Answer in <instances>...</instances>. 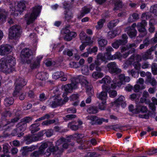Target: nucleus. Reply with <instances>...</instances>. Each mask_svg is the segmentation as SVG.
<instances>
[{"mask_svg": "<svg viewBox=\"0 0 157 157\" xmlns=\"http://www.w3.org/2000/svg\"><path fill=\"white\" fill-rule=\"evenodd\" d=\"M16 63L15 58L11 56H8L6 60L2 59L0 60V71L6 74L10 73L14 70Z\"/></svg>", "mask_w": 157, "mask_h": 157, "instance_id": "obj_1", "label": "nucleus"}, {"mask_svg": "<svg viewBox=\"0 0 157 157\" xmlns=\"http://www.w3.org/2000/svg\"><path fill=\"white\" fill-rule=\"evenodd\" d=\"M41 6H35L32 8V13H27L25 16V20L28 25L32 23L39 15L41 8Z\"/></svg>", "mask_w": 157, "mask_h": 157, "instance_id": "obj_2", "label": "nucleus"}, {"mask_svg": "<svg viewBox=\"0 0 157 157\" xmlns=\"http://www.w3.org/2000/svg\"><path fill=\"white\" fill-rule=\"evenodd\" d=\"M71 83L63 86L62 90L64 91L63 95H66L68 93H71L73 89L76 88L81 81L80 76L78 78H71Z\"/></svg>", "mask_w": 157, "mask_h": 157, "instance_id": "obj_3", "label": "nucleus"}, {"mask_svg": "<svg viewBox=\"0 0 157 157\" xmlns=\"http://www.w3.org/2000/svg\"><path fill=\"white\" fill-rule=\"evenodd\" d=\"M28 4V2L26 1H21L18 2L16 8L13 6H10V11L11 13L15 16H17L18 15V12L21 13L24 10L26 6Z\"/></svg>", "mask_w": 157, "mask_h": 157, "instance_id": "obj_4", "label": "nucleus"}, {"mask_svg": "<svg viewBox=\"0 0 157 157\" xmlns=\"http://www.w3.org/2000/svg\"><path fill=\"white\" fill-rule=\"evenodd\" d=\"M119 80H116L113 81V83L111 85V87L115 89L117 86H121L122 85L124 84L125 82H128L130 81V78L128 76H125L124 74H121L118 76Z\"/></svg>", "mask_w": 157, "mask_h": 157, "instance_id": "obj_5", "label": "nucleus"}, {"mask_svg": "<svg viewBox=\"0 0 157 157\" xmlns=\"http://www.w3.org/2000/svg\"><path fill=\"white\" fill-rule=\"evenodd\" d=\"M68 98L65 97L63 100L57 96V97H53L49 100L50 105L52 107L55 108L59 105L64 104L68 100Z\"/></svg>", "mask_w": 157, "mask_h": 157, "instance_id": "obj_6", "label": "nucleus"}, {"mask_svg": "<svg viewBox=\"0 0 157 157\" xmlns=\"http://www.w3.org/2000/svg\"><path fill=\"white\" fill-rule=\"evenodd\" d=\"M21 28L18 25H15L11 27L9 30V36L10 39H13L19 36L21 34Z\"/></svg>", "mask_w": 157, "mask_h": 157, "instance_id": "obj_7", "label": "nucleus"}, {"mask_svg": "<svg viewBox=\"0 0 157 157\" xmlns=\"http://www.w3.org/2000/svg\"><path fill=\"white\" fill-rule=\"evenodd\" d=\"M48 75L45 72H41L38 73L36 75V79L35 80L36 85L43 86L44 85L43 81L48 78Z\"/></svg>", "mask_w": 157, "mask_h": 157, "instance_id": "obj_8", "label": "nucleus"}, {"mask_svg": "<svg viewBox=\"0 0 157 157\" xmlns=\"http://www.w3.org/2000/svg\"><path fill=\"white\" fill-rule=\"evenodd\" d=\"M81 81L80 83L86 88V93L89 96H92L94 94L93 89L89 83L85 78L82 76H80Z\"/></svg>", "mask_w": 157, "mask_h": 157, "instance_id": "obj_9", "label": "nucleus"}, {"mask_svg": "<svg viewBox=\"0 0 157 157\" xmlns=\"http://www.w3.org/2000/svg\"><path fill=\"white\" fill-rule=\"evenodd\" d=\"M128 37L126 34L122 35L121 39L117 40L112 43V46L115 49H117L119 46L124 45L128 42Z\"/></svg>", "mask_w": 157, "mask_h": 157, "instance_id": "obj_10", "label": "nucleus"}, {"mask_svg": "<svg viewBox=\"0 0 157 157\" xmlns=\"http://www.w3.org/2000/svg\"><path fill=\"white\" fill-rule=\"evenodd\" d=\"M108 70L112 74H118L121 72V70L119 68L115 62H112L107 65Z\"/></svg>", "mask_w": 157, "mask_h": 157, "instance_id": "obj_11", "label": "nucleus"}, {"mask_svg": "<svg viewBox=\"0 0 157 157\" xmlns=\"http://www.w3.org/2000/svg\"><path fill=\"white\" fill-rule=\"evenodd\" d=\"M48 148L51 152L54 154L53 157H60L63 152V149L59 148L57 146H55L52 145H50Z\"/></svg>", "mask_w": 157, "mask_h": 157, "instance_id": "obj_12", "label": "nucleus"}, {"mask_svg": "<svg viewBox=\"0 0 157 157\" xmlns=\"http://www.w3.org/2000/svg\"><path fill=\"white\" fill-rule=\"evenodd\" d=\"M12 115V113L9 111H6L2 113L1 120L2 124L4 127L6 126L10 123V121L6 119V118L8 116L10 117Z\"/></svg>", "mask_w": 157, "mask_h": 157, "instance_id": "obj_13", "label": "nucleus"}, {"mask_svg": "<svg viewBox=\"0 0 157 157\" xmlns=\"http://www.w3.org/2000/svg\"><path fill=\"white\" fill-rule=\"evenodd\" d=\"M32 54V51L29 48H25L22 50L21 52V56L22 58H24L25 60H24V61H25L28 63H30L31 61L30 60H27V59L29 58Z\"/></svg>", "mask_w": 157, "mask_h": 157, "instance_id": "obj_14", "label": "nucleus"}, {"mask_svg": "<svg viewBox=\"0 0 157 157\" xmlns=\"http://www.w3.org/2000/svg\"><path fill=\"white\" fill-rule=\"evenodd\" d=\"M136 26V23H133L131 27H129L127 28V33L131 38L136 36L137 31L135 29Z\"/></svg>", "mask_w": 157, "mask_h": 157, "instance_id": "obj_15", "label": "nucleus"}, {"mask_svg": "<svg viewBox=\"0 0 157 157\" xmlns=\"http://www.w3.org/2000/svg\"><path fill=\"white\" fill-rule=\"evenodd\" d=\"M11 47L9 45L0 46V55L4 56L9 54L11 52Z\"/></svg>", "mask_w": 157, "mask_h": 157, "instance_id": "obj_16", "label": "nucleus"}, {"mask_svg": "<svg viewBox=\"0 0 157 157\" xmlns=\"http://www.w3.org/2000/svg\"><path fill=\"white\" fill-rule=\"evenodd\" d=\"M27 83V80L24 78L19 77L16 79L15 84V86L22 89L23 86H25Z\"/></svg>", "mask_w": 157, "mask_h": 157, "instance_id": "obj_17", "label": "nucleus"}, {"mask_svg": "<svg viewBox=\"0 0 157 157\" xmlns=\"http://www.w3.org/2000/svg\"><path fill=\"white\" fill-rule=\"evenodd\" d=\"M52 78L55 79H57L59 78H62L60 80L62 81H66L67 79L66 75H64V73L62 71H57L55 72L52 75Z\"/></svg>", "mask_w": 157, "mask_h": 157, "instance_id": "obj_18", "label": "nucleus"}, {"mask_svg": "<svg viewBox=\"0 0 157 157\" xmlns=\"http://www.w3.org/2000/svg\"><path fill=\"white\" fill-rule=\"evenodd\" d=\"M8 12L4 9L0 10V23L2 24L6 21Z\"/></svg>", "mask_w": 157, "mask_h": 157, "instance_id": "obj_19", "label": "nucleus"}, {"mask_svg": "<svg viewBox=\"0 0 157 157\" xmlns=\"http://www.w3.org/2000/svg\"><path fill=\"white\" fill-rule=\"evenodd\" d=\"M125 98L124 97L122 96H120L116 101H114V103L116 105V106H118L121 105L123 107H124L126 104L124 101Z\"/></svg>", "mask_w": 157, "mask_h": 157, "instance_id": "obj_20", "label": "nucleus"}, {"mask_svg": "<svg viewBox=\"0 0 157 157\" xmlns=\"http://www.w3.org/2000/svg\"><path fill=\"white\" fill-rule=\"evenodd\" d=\"M155 50V47H152L149 49L143 54L142 56L143 59L146 60L150 58V56L151 54L152 51Z\"/></svg>", "mask_w": 157, "mask_h": 157, "instance_id": "obj_21", "label": "nucleus"}, {"mask_svg": "<svg viewBox=\"0 0 157 157\" xmlns=\"http://www.w3.org/2000/svg\"><path fill=\"white\" fill-rule=\"evenodd\" d=\"M137 111L134 112L137 113H139L140 112L142 113H146L147 111V109L146 106L140 104H138L136 105Z\"/></svg>", "mask_w": 157, "mask_h": 157, "instance_id": "obj_22", "label": "nucleus"}, {"mask_svg": "<svg viewBox=\"0 0 157 157\" xmlns=\"http://www.w3.org/2000/svg\"><path fill=\"white\" fill-rule=\"evenodd\" d=\"M25 140L26 141V143L28 144L31 143L38 140L37 137L34 136L28 135L25 137Z\"/></svg>", "mask_w": 157, "mask_h": 157, "instance_id": "obj_23", "label": "nucleus"}, {"mask_svg": "<svg viewBox=\"0 0 157 157\" xmlns=\"http://www.w3.org/2000/svg\"><path fill=\"white\" fill-rule=\"evenodd\" d=\"M27 126L26 124L21 121L18 123L16 126V128H18V130L22 132L26 129Z\"/></svg>", "mask_w": 157, "mask_h": 157, "instance_id": "obj_24", "label": "nucleus"}, {"mask_svg": "<svg viewBox=\"0 0 157 157\" xmlns=\"http://www.w3.org/2000/svg\"><path fill=\"white\" fill-rule=\"evenodd\" d=\"M39 124L38 123H36L31 125L29 127V129L31 131V132L33 133L38 131L40 129L39 127Z\"/></svg>", "mask_w": 157, "mask_h": 157, "instance_id": "obj_25", "label": "nucleus"}, {"mask_svg": "<svg viewBox=\"0 0 157 157\" xmlns=\"http://www.w3.org/2000/svg\"><path fill=\"white\" fill-rule=\"evenodd\" d=\"M51 143L49 142L43 143L39 148V149L44 154V151L46 148L51 145Z\"/></svg>", "mask_w": 157, "mask_h": 157, "instance_id": "obj_26", "label": "nucleus"}, {"mask_svg": "<svg viewBox=\"0 0 157 157\" xmlns=\"http://www.w3.org/2000/svg\"><path fill=\"white\" fill-rule=\"evenodd\" d=\"M14 99L12 97L6 98L4 99V103L6 106H9L13 104Z\"/></svg>", "mask_w": 157, "mask_h": 157, "instance_id": "obj_27", "label": "nucleus"}, {"mask_svg": "<svg viewBox=\"0 0 157 157\" xmlns=\"http://www.w3.org/2000/svg\"><path fill=\"white\" fill-rule=\"evenodd\" d=\"M90 11V9L86 7L83 8L80 14L78 16L79 18H81L85 14L89 13Z\"/></svg>", "mask_w": 157, "mask_h": 157, "instance_id": "obj_28", "label": "nucleus"}, {"mask_svg": "<svg viewBox=\"0 0 157 157\" xmlns=\"http://www.w3.org/2000/svg\"><path fill=\"white\" fill-rule=\"evenodd\" d=\"M76 36V34L75 32H71L70 34H66L64 36V39L67 41H71L73 38L75 37Z\"/></svg>", "mask_w": 157, "mask_h": 157, "instance_id": "obj_29", "label": "nucleus"}, {"mask_svg": "<svg viewBox=\"0 0 157 157\" xmlns=\"http://www.w3.org/2000/svg\"><path fill=\"white\" fill-rule=\"evenodd\" d=\"M126 47L129 52H130L132 53L135 52L136 50L135 48L136 47L135 43L128 44L126 45Z\"/></svg>", "mask_w": 157, "mask_h": 157, "instance_id": "obj_30", "label": "nucleus"}, {"mask_svg": "<svg viewBox=\"0 0 157 157\" xmlns=\"http://www.w3.org/2000/svg\"><path fill=\"white\" fill-rule=\"evenodd\" d=\"M111 79L110 77L109 76H106L103 78L101 80L99 81V82L101 83H104L105 85H107L111 82Z\"/></svg>", "mask_w": 157, "mask_h": 157, "instance_id": "obj_31", "label": "nucleus"}, {"mask_svg": "<svg viewBox=\"0 0 157 157\" xmlns=\"http://www.w3.org/2000/svg\"><path fill=\"white\" fill-rule=\"evenodd\" d=\"M105 121L106 122H108V120H105L103 118H98L97 117V120H96V121L94 122H92L91 123V124L92 125H101V124L103 122Z\"/></svg>", "mask_w": 157, "mask_h": 157, "instance_id": "obj_32", "label": "nucleus"}, {"mask_svg": "<svg viewBox=\"0 0 157 157\" xmlns=\"http://www.w3.org/2000/svg\"><path fill=\"white\" fill-rule=\"evenodd\" d=\"M119 22V20L118 19L113 20L109 22L107 25L108 28L110 29L116 26Z\"/></svg>", "mask_w": 157, "mask_h": 157, "instance_id": "obj_33", "label": "nucleus"}, {"mask_svg": "<svg viewBox=\"0 0 157 157\" xmlns=\"http://www.w3.org/2000/svg\"><path fill=\"white\" fill-rule=\"evenodd\" d=\"M98 97L101 100L105 101L107 98V93L106 92L103 91L99 94Z\"/></svg>", "mask_w": 157, "mask_h": 157, "instance_id": "obj_34", "label": "nucleus"}, {"mask_svg": "<svg viewBox=\"0 0 157 157\" xmlns=\"http://www.w3.org/2000/svg\"><path fill=\"white\" fill-rule=\"evenodd\" d=\"M43 154L39 149L38 151H34L31 153L30 155V157H40Z\"/></svg>", "mask_w": 157, "mask_h": 157, "instance_id": "obj_35", "label": "nucleus"}, {"mask_svg": "<svg viewBox=\"0 0 157 157\" xmlns=\"http://www.w3.org/2000/svg\"><path fill=\"white\" fill-rule=\"evenodd\" d=\"M114 3L115 6V7L114 8V10H117L119 8L122 7V2L120 0H115Z\"/></svg>", "mask_w": 157, "mask_h": 157, "instance_id": "obj_36", "label": "nucleus"}, {"mask_svg": "<svg viewBox=\"0 0 157 157\" xmlns=\"http://www.w3.org/2000/svg\"><path fill=\"white\" fill-rule=\"evenodd\" d=\"M17 129L18 128H16L13 130L11 134L13 136H18V137H20L23 136L24 133L23 132H21Z\"/></svg>", "mask_w": 157, "mask_h": 157, "instance_id": "obj_37", "label": "nucleus"}, {"mask_svg": "<svg viewBox=\"0 0 157 157\" xmlns=\"http://www.w3.org/2000/svg\"><path fill=\"white\" fill-rule=\"evenodd\" d=\"M118 34V33L116 30L109 31L107 34V37L109 39H112L115 37Z\"/></svg>", "mask_w": 157, "mask_h": 157, "instance_id": "obj_38", "label": "nucleus"}, {"mask_svg": "<svg viewBox=\"0 0 157 157\" xmlns=\"http://www.w3.org/2000/svg\"><path fill=\"white\" fill-rule=\"evenodd\" d=\"M81 71L82 74L85 75H88L89 73L88 67L86 65L82 66Z\"/></svg>", "mask_w": 157, "mask_h": 157, "instance_id": "obj_39", "label": "nucleus"}, {"mask_svg": "<svg viewBox=\"0 0 157 157\" xmlns=\"http://www.w3.org/2000/svg\"><path fill=\"white\" fill-rule=\"evenodd\" d=\"M87 111L89 114H94L97 113L98 109L95 107L91 106L88 109Z\"/></svg>", "mask_w": 157, "mask_h": 157, "instance_id": "obj_40", "label": "nucleus"}, {"mask_svg": "<svg viewBox=\"0 0 157 157\" xmlns=\"http://www.w3.org/2000/svg\"><path fill=\"white\" fill-rule=\"evenodd\" d=\"M128 73L129 74H130L132 77L135 78H137L139 75L138 71H136L134 69L128 71Z\"/></svg>", "mask_w": 157, "mask_h": 157, "instance_id": "obj_41", "label": "nucleus"}, {"mask_svg": "<svg viewBox=\"0 0 157 157\" xmlns=\"http://www.w3.org/2000/svg\"><path fill=\"white\" fill-rule=\"evenodd\" d=\"M42 58V57H41L40 59L38 58L37 60L35 61L33 64H31V68L32 69L37 68L39 65L40 61Z\"/></svg>", "mask_w": 157, "mask_h": 157, "instance_id": "obj_42", "label": "nucleus"}, {"mask_svg": "<svg viewBox=\"0 0 157 157\" xmlns=\"http://www.w3.org/2000/svg\"><path fill=\"white\" fill-rule=\"evenodd\" d=\"M138 14L137 13H134L132 15V16H130L128 19V21L129 22H132L135 20L138 19Z\"/></svg>", "mask_w": 157, "mask_h": 157, "instance_id": "obj_43", "label": "nucleus"}, {"mask_svg": "<svg viewBox=\"0 0 157 157\" xmlns=\"http://www.w3.org/2000/svg\"><path fill=\"white\" fill-rule=\"evenodd\" d=\"M103 74L101 72H94L93 73L92 76L95 78H101L103 77Z\"/></svg>", "mask_w": 157, "mask_h": 157, "instance_id": "obj_44", "label": "nucleus"}, {"mask_svg": "<svg viewBox=\"0 0 157 157\" xmlns=\"http://www.w3.org/2000/svg\"><path fill=\"white\" fill-rule=\"evenodd\" d=\"M152 72L154 75H157V64L155 63H153L151 66Z\"/></svg>", "mask_w": 157, "mask_h": 157, "instance_id": "obj_45", "label": "nucleus"}, {"mask_svg": "<svg viewBox=\"0 0 157 157\" xmlns=\"http://www.w3.org/2000/svg\"><path fill=\"white\" fill-rule=\"evenodd\" d=\"M56 121L55 120H47L43 122L42 124L43 125L48 126L51 124L54 123Z\"/></svg>", "mask_w": 157, "mask_h": 157, "instance_id": "obj_46", "label": "nucleus"}, {"mask_svg": "<svg viewBox=\"0 0 157 157\" xmlns=\"http://www.w3.org/2000/svg\"><path fill=\"white\" fill-rule=\"evenodd\" d=\"M105 22V20L101 19L98 22V25L96 26L97 29H100L103 26V24Z\"/></svg>", "mask_w": 157, "mask_h": 157, "instance_id": "obj_47", "label": "nucleus"}, {"mask_svg": "<svg viewBox=\"0 0 157 157\" xmlns=\"http://www.w3.org/2000/svg\"><path fill=\"white\" fill-rule=\"evenodd\" d=\"M98 43L100 46L103 47L107 44V41L105 39H101L98 40Z\"/></svg>", "mask_w": 157, "mask_h": 157, "instance_id": "obj_48", "label": "nucleus"}, {"mask_svg": "<svg viewBox=\"0 0 157 157\" xmlns=\"http://www.w3.org/2000/svg\"><path fill=\"white\" fill-rule=\"evenodd\" d=\"M132 65L136 70L138 71L140 70L141 68V64L138 62H135L133 63Z\"/></svg>", "mask_w": 157, "mask_h": 157, "instance_id": "obj_49", "label": "nucleus"}, {"mask_svg": "<svg viewBox=\"0 0 157 157\" xmlns=\"http://www.w3.org/2000/svg\"><path fill=\"white\" fill-rule=\"evenodd\" d=\"M147 81L153 87H156L157 86V82L154 78H152Z\"/></svg>", "mask_w": 157, "mask_h": 157, "instance_id": "obj_50", "label": "nucleus"}, {"mask_svg": "<svg viewBox=\"0 0 157 157\" xmlns=\"http://www.w3.org/2000/svg\"><path fill=\"white\" fill-rule=\"evenodd\" d=\"M100 155L99 154H97L95 152H89L84 157H97Z\"/></svg>", "mask_w": 157, "mask_h": 157, "instance_id": "obj_51", "label": "nucleus"}, {"mask_svg": "<svg viewBox=\"0 0 157 157\" xmlns=\"http://www.w3.org/2000/svg\"><path fill=\"white\" fill-rule=\"evenodd\" d=\"M63 54L64 55H67L69 56H71L73 55V50L66 49L63 52Z\"/></svg>", "mask_w": 157, "mask_h": 157, "instance_id": "obj_52", "label": "nucleus"}, {"mask_svg": "<svg viewBox=\"0 0 157 157\" xmlns=\"http://www.w3.org/2000/svg\"><path fill=\"white\" fill-rule=\"evenodd\" d=\"M33 119L32 117H25L21 120V122L26 124L32 121Z\"/></svg>", "mask_w": 157, "mask_h": 157, "instance_id": "obj_53", "label": "nucleus"}, {"mask_svg": "<svg viewBox=\"0 0 157 157\" xmlns=\"http://www.w3.org/2000/svg\"><path fill=\"white\" fill-rule=\"evenodd\" d=\"M139 32L143 33L144 35L145 36L147 34V32L146 31L144 27L141 26L140 27H137Z\"/></svg>", "mask_w": 157, "mask_h": 157, "instance_id": "obj_54", "label": "nucleus"}, {"mask_svg": "<svg viewBox=\"0 0 157 157\" xmlns=\"http://www.w3.org/2000/svg\"><path fill=\"white\" fill-rule=\"evenodd\" d=\"M21 90V89L15 86V90L13 93V96L14 97H17L20 91Z\"/></svg>", "mask_w": 157, "mask_h": 157, "instance_id": "obj_55", "label": "nucleus"}, {"mask_svg": "<svg viewBox=\"0 0 157 157\" xmlns=\"http://www.w3.org/2000/svg\"><path fill=\"white\" fill-rule=\"evenodd\" d=\"M65 18L68 21L69 20L71 19L73 17L72 14L70 11L67 12V13H65Z\"/></svg>", "mask_w": 157, "mask_h": 157, "instance_id": "obj_56", "label": "nucleus"}, {"mask_svg": "<svg viewBox=\"0 0 157 157\" xmlns=\"http://www.w3.org/2000/svg\"><path fill=\"white\" fill-rule=\"evenodd\" d=\"M44 63L47 67H49L51 66H54L56 64V62L54 61H52L50 60H46Z\"/></svg>", "mask_w": 157, "mask_h": 157, "instance_id": "obj_57", "label": "nucleus"}, {"mask_svg": "<svg viewBox=\"0 0 157 157\" xmlns=\"http://www.w3.org/2000/svg\"><path fill=\"white\" fill-rule=\"evenodd\" d=\"M87 36L86 33L83 31L81 32L79 34L80 38L82 41L85 40Z\"/></svg>", "mask_w": 157, "mask_h": 157, "instance_id": "obj_58", "label": "nucleus"}, {"mask_svg": "<svg viewBox=\"0 0 157 157\" xmlns=\"http://www.w3.org/2000/svg\"><path fill=\"white\" fill-rule=\"evenodd\" d=\"M109 96L111 98H114L117 95V93L116 91L115 90H111L109 92Z\"/></svg>", "mask_w": 157, "mask_h": 157, "instance_id": "obj_59", "label": "nucleus"}, {"mask_svg": "<svg viewBox=\"0 0 157 157\" xmlns=\"http://www.w3.org/2000/svg\"><path fill=\"white\" fill-rule=\"evenodd\" d=\"M97 117L94 116H88L86 118L87 119L90 120L91 121V122H94L97 120Z\"/></svg>", "mask_w": 157, "mask_h": 157, "instance_id": "obj_60", "label": "nucleus"}, {"mask_svg": "<svg viewBox=\"0 0 157 157\" xmlns=\"http://www.w3.org/2000/svg\"><path fill=\"white\" fill-rule=\"evenodd\" d=\"M140 94L139 93L133 94L130 95V98L131 100H134L136 98H138L140 97Z\"/></svg>", "mask_w": 157, "mask_h": 157, "instance_id": "obj_61", "label": "nucleus"}, {"mask_svg": "<svg viewBox=\"0 0 157 157\" xmlns=\"http://www.w3.org/2000/svg\"><path fill=\"white\" fill-rule=\"evenodd\" d=\"M150 67V64L148 62H144L142 63L141 67L143 69L148 68Z\"/></svg>", "mask_w": 157, "mask_h": 157, "instance_id": "obj_62", "label": "nucleus"}, {"mask_svg": "<svg viewBox=\"0 0 157 157\" xmlns=\"http://www.w3.org/2000/svg\"><path fill=\"white\" fill-rule=\"evenodd\" d=\"M64 138L63 137H61L56 142V145L57 146L61 144H63L64 142H65Z\"/></svg>", "mask_w": 157, "mask_h": 157, "instance_id": "obj_63", "label": "nucleus"}, {"mask_svg": "<svg viewBox=\"0 0 157 157\" xmlns=\"http://www.w3.org/2000/svg\"><path fill=\"white\" fill-rule=\"evenodd\" d=\"M38 148V146L37 145H32L31 146L28 147L27 149L28 151H34Z\"/></svg>", "mask_w": 157, "mask_h": 157, "instance_id": "obj_64", "label": "nucleus"}]
</instances>
